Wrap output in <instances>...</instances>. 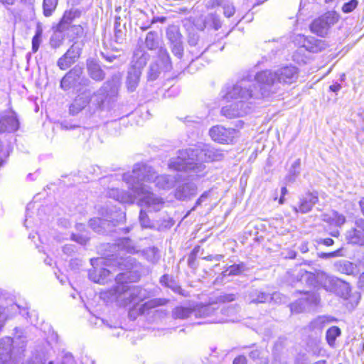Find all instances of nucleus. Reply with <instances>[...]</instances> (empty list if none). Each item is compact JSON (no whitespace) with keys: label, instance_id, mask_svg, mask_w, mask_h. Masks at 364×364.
Returning <instances> with one entry per match:
<instances>
[{"label":"nucleus","instance_id":"nucleus-64","mask_svg":"<svg viewBox=\"0 0 364 364\" xmlns=\"http://www.w3.org/2000/svg\"><path fill=\"white\" fill-rule=\"evenodd\" d=\"M232 364H247V359L244 355H239L234 359Z\"/></svg>","mask_w":364,"mask_h":364},{"label":"nucleus","instance_id":"nucleus-54","mask_svg":"<svg viewBox=\"0 0 364 364\" xmlns=\"http://www.w3.org/2000/svg\"><path fill=\"white\" fill-rule=\"evenodd\" d=\"M341 249H338L336 251L331 252H321L318 253V257L322 259H329L333 257H336L341 256Z\"/></svg>","mask_w":364,"mask_h":364},{"label":"nucleus","instance_id":"nucleus-42","mask_svg":"<svg viewBox=\"0 0 364 364\" xmlns=\"http://www.w3.org/2000/svg\"><path fill=\"white\" fill-rule=\"evenodd\" d=\"M43 28L40 24L37 25L36 33L32 38V51L36 53L42 41Z\"/></svg>","mask_w":364,"mask_h":364},{"label":"nucleus","instance_id":"nucleus-6","mask_svg":"<svg viewBox=\"0 0 364 364\" xmlns=\"http://www.w3.org/2000/svg\"><path fill=\"white\" fill-rule=\"evenodd\" d=\"M134 178L140 183L143 181L154 182L160 189H170L176 183V178L169 175H157L154 169L143 163H138L133 166L132 171L124 173L122 179L125 183H129Z\"/></svg>","mask_w":364,"mask_h":364},{"label":"nucleus","instance_id":"nucleus-53","mask_svg":"<svg viewBox=\"0 0 364 364\" xmlns=\"http://www.w3.org/2000/svg\"><path fill=\"white\" fill-rule=\"evenodd\" d=\"M229 144L237 143L240 138L239 131L229 127Z\"/></svg>","mask_w":364,"mask_h":364},{"label":"nucleus","instance_id":"nucleus-32","mask_svg":"<svg viewBox=\"0 0 364 364\" xmlns=\"http://www.w3.org/2000/svg\"><path fill=\"white\" fill-rule=\"evenodd\" d=\"M140 253L148 262L152 264H156L160 259V252L157 247H149L141 251Z\"/></svg>","mask_w":364,"mask_h":364},{"label":"nucleus","instance_id":"nucleus-62","mask_svg":"<svg viewBox=\"0 0 364 364\" xmlns=\"http://www.w3.org/2000/svg\"><path fill=\"white\" fill-rule=\"evenodd\" d=\"M169 282H170L168 283L166 287L171 289L176 293H178L181 290L180 286L178 285V284L173 278Z\"/></svg>","mask_w":364,"mask_h":364},{"label":"nucleus","instance_id":"nucleus-20","mask_svg":"<svg viewBox=\"0 0 364 364\" xmlns=\"http://www.w3.org/2000/svg\"><path fill=\"white\" fill-rule=\"evenodd\" d=\"M197 193V186L192 182L179 185L175 190V197L180 200H190Z\"/></svg>","mask_w":364,"mask_h":364},{"label":"nucleus","instance_id":"nucleus-33","mask_svg":"<svg viewBox=\"0 0 364 364\" xmlns=\"http://www.w3.org/2000/svg\"><path fill=\"white\" fill-rule=\"evenodd\" d=\"M76 14V11H66L56 27L58 30L64 31L68 29Z\"/></svg>","mask_w":364,"mask_h":364},{"label":"nucleus","instance_id":"nucleus-55","mask_svg":"<svg viewBox=\"0 0 364 364\" xmlns=\"http://www.w3.org/2000/svg\"><path fill=\"white\" fill-rule=\"evenodd\" d=\"M100 55L109 63H114L115 61H117L119 64L121 63L119 55L105 53V52H100Z\"/></svg>","mask_w":364,"mask_h":364},{"label":"nucleus","instance_id":"nucleus-29","mask_svg":"<svg viewBox=\"0 0 364 364\" xmlns=\"http://www.w3.org/2000/svg\"><path fill=\"white\" fill-rule=\"evenodd\" d=\"M301 173V159H297L294 161L288 170V173L284 178L285 183L290 184L296 181Z\"/></svg>","mask_w":364,"mask_h":364},{"label":"nucleus","instance_id":"nucleus-41","mask_svg":"<svg viewBox=\"0 0 364 364\" xmlns=\"http://www.w3.org/2000/svg\"><path fill=\"white\" fill-rule=\"evenodd\" d=\"M58 4V0H43V14L46 17L50 16L55 10Z\"/></svg>","mask_w":364,"mask_h":364},{"label":"nucleus","instance_id":"nucleus-22","mask_svg":"<svg viewBox=\"0 0 364 364\" xmlns=\"http://www.w3.org/2000/svg\"><path fill=\"white\" fill-rule=\"evenodd\" d=\"M86 66L89 76L95 81H102L105 77V73L102 69L99 61L95 58H89L86 61Z\"/></svg>","mask_w":364,"mask_h":364},{"label":"nucleus","instance_id":"nucleus-13","mask_svg":"<svg viewBox=\"0 0 364 364\" xmlns=\"http://www.w3.org/2000/svg\"><path fill=\"white\" fill-rule=\"evenodd\" d=\"M171 67V59L167 50L164 48H160L158 50V59L151 63L149 67L146 74L147 80H156L162 70H168Z\"/></svg>","mask_w":364,"mask_h":364},{"label":"nucleus","instance_id":"nucleus-10","mask_svg":"<svg viewBox=\"0 0 364 364\" xmlns=\"http://www.w3.org/2000/svg\"><path fill=\"white\" fill-rule=\"evenodd\" d=\"M89 82V79L83 75V68L77 65L64 75L60 80V87L64 91H68L79 86L87 85Z\"/></svg>","mask_w":364,"mask_h":364},{"label":"nucleus","instance_id":"nucleus-15","mask_svg":"<svg viewBox=\"0 0 364 364\" xmlns=\"http://www.w3.org/2000/svg\"><path fill=\"white\" fill-rule=\"evenodd\" d=\"M104 260L102 258L91 259L90 260L92 269L89 270L88 276L90 279L95 283L105 284L113 278L115 279L116 276L113 274L112 268H97L95 267V264H103Z\"/></svg>","mask_w":364,"mask_h":364},{"label":"nucleus","instance_id":"nucleus-57","mask_svg":"<svg viewBox=\"0 0 364 364\" xmlns=\"http://www.w3.org/2000/svg\"><path fill=\"white\" fill-rule=\"evenodd\" d=\"M174 225V221L173 219L168 218L167 220H164L161 224L159 225V230L168 229L171 228Z\"/></svg>","mask_w":364,"mask_h":364},{"label":"nucleus","instance_id":"nucleus-60","mask_svg":"<svg viewBox=\"0 0 364 364\" xmlns=\"http://www.w3.org/2000/svg\"><path fill=\"white\" fill-rule=\"evenodd\" d=\"M315 241L318 245H323L328 247L333 245L334 243L331 238H317Z\"/></svg>","mask_w":364,"mask_h":364},{"label":"nucleus","instance_id":"nucleus-17","mask_svg":"<svg viewBox=\"0 0 364 364\" xmlns=\"http://www.w3.org/2000/svg\"><path fill=\"white\" fill-rule=\"evenodd\" d=\"M19 121L16 113L13 110L0 112V133H11L19 128Z\"/></svg>","mask_w":364,"mask_h":364},{"label":"nucleus","instance_id":"nucleus-61","mask_svg":"<svg viewBox=\"0 0 364 364\" xmlns=\"http://www.w3.org/2000/svg\"><path fill=\"white\" fill-rule=\"evenodd\" d=\"M199 41V36L197 33H190L188 43L191 46H196Z\"/></svg>","mask_w":364,"mask_h":364},{"label":"nucleus","instance_id":"nucleus-50","mask_svg":"<svg viewBox=\"0 0 364 364\" xmlns=\"http://www.w3.org/2000/svg\"><path fill=\"white\" fill-rule=\"evenodd\" d=\"M139 221L143 228H151V226L150 220L143 210H141L139 213Z\"/></svg>","mask_w":364,"mask_h":364},{"label":"nucleus","instance_id":"nucleus-45","mask_svg":"<svg viewBox=\"0 0 364 364\" xmlns=\"http://www.w3.org/2000/svg\"><path fill=\"white\" fill-rule=\"evenodd\" d=\"M95 324L97 325H105V326L110 329L117 330L118 331L116 333H114L113 336H119L122 332H124V330L121 327H119L116 323H114V324H111L107 321H105L104 319L100 318H95Z\"/></svg>","mask_w":364,"mask_h":364},{"label":"nucleus","instance_id":"nucleus-31","mask_svg":"<svg viewBox=\"0 0 364 364\" xmlns=\"http://www.w3.org/2000/svg\"><path fill=\"white\" fill-rule=\"evenodd\" d=\"M210 136L213 140L220 144H225L228 141V131L220 125H217L210 129Z\"/></svg>","mask_w":364,"mask_h":364},{"label":"nucleus","instance_id":"nucleus-26","mask_svg":"<svg viewBox=\"0 0 364 364\" xmlns=\"http://www.w3.org/2000/svg\"><path fill=\"white\" fill-rule=\"evenodd\" d=\"M107 265L110 268H112L113 266L117 265L120 269L131 270L137 267L138 262L135 258L130 256L124 258L121 256L118 258V257L116 256V261H114L112 264Z\"/></svg>","mask_w":364,"mask_h":364},{"label":"nucleus","instance_id":"nucleus-36","mask_svg":"<svg viewBox=\"0 0 364 364\" xmlns=\"http://www.w3.org/2000/svg\"><path fill=\"white\" fill-rule=\"evenodd\" d=\"M145 45L149 50H156L160 48L157 33L155 31H149L145 38Z\"/></svg>","mask_w":364,"mask_h":364},{"label":"nucleus","instance_id":"nucleus-38","mask_svg":"<svg viewBox=\"0 0 364 364\" xmlns=\"http://www.w3.org/2000/svg\"><path fill=\"white\" fill-rule=\"evenodd\" d=\"M166 36L170 44L176 43L182 41V36L176 26H170L166 31Z\"/></svg>","mask_w":364,"mask_h":364},{"label":"nucleus","instance_id":"nucleus-7","mask_svg":"<svg viewBox=\"0 0 364 364\" xmlns=\"http://www.w3.org/2000/svg\"><path fill=\"white\" fill-rule=\"evenodd\" d=\"M100 217L90 220V227L100 234L111 232L114 228L124 222L125 213L121 211L109 209L107 207H102L99 210Z\"/></svg>","mask_w":364,"mask_h":364},{"label":"nucleus","instance_id":"nucleus-2","mask_svg":"<svg viewBox=\"0 0 364 364\" xmlns=\"http://www.w3.org/2000/svg\"><path fill=\"white\" fill-rule=\"evenodd\" d=\"M220 154H217L214 149L205 147L203 149H186L179 150L178 156L170 159V168L188 173L192 178H200L206 176L208 169L203 161H215L219 159Z\"/></svg>","mask_w":364,"mask_h":364},{"label":"nucleus","instance_id":"nucleus-43","mask_svg":"<svg viewBox=\"0 0 364 364\" xmlns=\"http://www.w3.org/2000/svg\"><path fill=\"white\" fill-rule=\"evenodd\" d=\"M244 105L242 101H239L237 102H232L229 104V117L230 116L232 117H240L243 114L244 112L242 110V108Z\"/></svg>","mask_w":364,"mask_h":364},{"label":"nucleus","instance_id":"nucleus-44","mask_svg":"<svg viewBox=\"0 0 364 364\" xmlns=\"http://www.w3.org/2000/svg\"><path fill=\"white\" fill-rule=\"evenodd\" d=\"M249 268L244 262H239L238 264H233L229 265V276L230 275H240L247 272Z\"/></svg>","mask_w":364,"mask_h":364},{"label":"nucleus","instance_id":"nucleus-27","mask_svg":"<svg viewBox=\"0 0 364 364\" xmlns=\"http://www.w3.org/2000/svg\"><path fill=\"white\" fill-rule=\"evenodd\" d=\"M149 59V55L146 52L138 49L134 53L132 62V65L130 68H136V70H139L141 72V70L146 65Z\"/></svg>","mask_w":364,"mask_h":364},{"label":"nucleus","instance_id":"nucleus-30","mask_svg":"<svg viewBox=\"0 0 364 364\" xmlns=\"http://www.w3.org/2000/svg\"><path fill=\"white\" fill-rule=\"evenodd\" d=\"M122 18L120 16H115L114 18V41L117 43H122L125 40L126 36V26L125 23H122Z\"/></svg>","mask_w":364,"mask_h":364},{"label":"nucleus","instance_id":"nucleus-19","mask_svg":"<svg viewBox=\"0 0 364 364\" xmlns=\"http://www.w3.org/2000/svg\"><path fill=\"white\" fill-rule=\"evenodd\" d=\"M110 247L117 253L116 256H120L121 252L129 254L139 253L135 244L129 237H123L119 239L115 243L112 244Z\"/></svg>","mask_w":364,"mask_h":364},{"label":"nucleus","instance_id":"nucleus-56","mask_svg":"<svg viewBox=\"0 0 364 364\" xmlns=\"http://www.w3.org/2000/svg\"><path fill=\"white\" fill-rule=\"evenodd\" d=\"M209 192H204L200 198L196 200L195 205L191 209L190 211H193L196 210L197 206L200 205L204 201H205L208 197Z\"/></svg>","mask_w":364,"mask_h":364},{"label":"nucleus","instance_id":"nucleus-21","mask_svg":"<svg viewBox=\"0 0 364 364\" xmlns=\"http://www.w3.org/2000/svg\"><path fill=\"white\" fill-rule=\"evenodd\" d=\"M90 97V90H86L79 94L70 104L69 107V113L72 115L77 114L89 104Z\"/></svg>","mask_w":364,"mask_h":364},{"label":"nucleus","instance_id":"nucleus-40","mask_svg":"<svg viewBox=\"0 0 364 364\" xmlns=\"http://www.w3.org/2000/svg\"><path fill=\"white\" fill-rule=\"evenodd\" d=\"M341 334V331L338 326H332L329 328L326 333V339L328 344L333 346L336 338Z\"/></svg>","mask_w":364,"mask_h":364},{"label":"nucleus","instance_id":"nucleus-12","mask_svg":"<svg viewBox=\"0 0 364 364\" xmlns=\"http://www.w3.org/2000/svg\"><path fill=\"white\" fill-rule=\"evenodd\" d=\"M338 18L339 16L336 11H328L312 21L310 30L317 36L324 37L331 27L338 21Z\"/></svg>","mask_w":364,"mask_h":364},{"label":"nucleus","instance_id":"nucleus-23","mask_svg":"<svg viewBox=\"0 0 364 364\" xmlns=\"http://www.w3.org/2000/svg\"><path fill=\"white\" fill-rule=\"evenodd\" d=\"M336 321V318L331 316H318L309 323L308 329L316 333H320L328 324Z\"/></svg>","mask_w":364,"mask_h":364},{"label":"nucleus","instance_id":"nucleus-24","mask_svg":"<svg viewBox=\"0 0 364 364\" xmlns=\"http://www.w3.org/2000/svg\"><path fill=\"white\" fill-rule=\"evenodd\" d=\"M303 46L309 52L318 53L323 50L328 46V43L323 40L308 36L304 38Z\"/></svg>","mask_w":364,"mask_h":364},{"label":"nucleus","instance_id":"nucleus-48","mask_svg":"<svg viewBox=\"0 0 364 364\" xmlns=\"http://www.w3.org/2000/svg\"><path fill=\"white\" fill-rule=\"evenodd\" d=\"M171 48L173 54L178 57V58H181L183 54V46L182 41L176 43H173L171 45Z\"/></svg>","mask_w":364,"mask_h":364},{"label":"nucleus","instance_id":"nucleus-3","mask_svg":"<svg viewBox=\"0 0 364 364\" xmlns=\"http://www.w3.org/2000/svg\"><path fill=\"white\" fill-rule=\"evenodd\" d=\"M132 193L119 188H109L107 196L121 203L133 204L139 198V204L146 208L149 211H159L164 205L162 198L151 192L149 187L143 183L133 178L129 183H126Z\"/></svg>","mask_w":364,"mask_h":364},{"label":"nucleus","instance_id":"nucleus-8","mask_svg":"<svg viewBox=\"0 0 364 364\" xmlns=\"http://www.w3.org/2000/svg\"><path fill=\"white\" fill-rule=\"evenodd\" d=\"M119 84V77L114 75L112 78L105 82L102 87L92 95L90 94L89 104L95 109H101L109 95H114Z\"/></svg>","mask_w":364,"mask_h":364},{"label":"nucleus","instance_id":"nucleus-14","mask_svg":"<svg viewBox=\"0 0 364 364\" xmlns=\"http://www.w3.org/2000/svg\"><path fill=\"white\" fill-rule=\"evenodd\" d=\"M345 238L348 244L364 247V218L354 220L353 225L346 231Z\"/></svg>","mask_w":364,"mask_h":364},{"label":"nucleus","instance_id":"nucleus-28","mask_svg":"<svg viewBox=\"0 0 364 364\" xmlns=\"http://www.w3.org/2000/svg\"><path fill=\"white\" fill-rule=\"evenodd\" d=\"M141 72L136 68H129L127 73L126 84L129 92H134L139 82Z\"/></svg>","mask_w":364,"mask_h":364},{"label":"nucleus","instance_id":"nucleus-18","mask_svg":"<svg viewBox=\"0 0 364 364\" xmlns=\"http://www.w3.org/2000/svg\"><path fill=\"white\" fill-rule=\"evenodd\" d=\"M318 201V193L309 191L299 197V205L292 208L295 213L305 214L310 212Z\"/></svg>","mask_w":364,"mask_h":364},{"label":"nucleus","instance_id":"nucleus-39","mask_svg":"<svg viewBox=\"0 0 364 364\" xmlns=\"http://www.w3.org/2000/svg\"><path fill=\"white\" fill-rule=\"evenodd\" d=\"M63 32V31L58 30L56 28V31L51 36L50 38V45L53 48H58L63 45L65 40V36Z\"/></svg>","mask_w":364,"mask_h":364},{"label":"nucleus","instance_id":"nucleus-34","mask_svg":"<svg viewBox=\"0 0 364 364\" xmlns=\"http://www.w3.org/2000/svg\"><path fill=\"white\" fill-rule=\"evenodd\" d=\"M323 220L337 227H341L346 222V217L337 211H333L331 215H324Z\"/></svg>","mask_w":364,"mask_h":364},{"label":"nucleus","instance_id":"nucleus-63","mask_svg":"<svg viewBox=\"0 0 364 364\" xmlns=\"http://www.w3.org/2000/svg\"><path fill=\"white\" fill-rule=\"evenodd\" d=\"M225 279H226V274H225V272H223L220 275H219L215 280L214 282V284L215 285H219L220 284H225L226 282H225Z\"/></svg>","mask_w":364,"mask_h":364},{"label":"nucleus","instance_id":"nucleus-59","mask_svg":"<svg viewBox=\"0 0 364 364\" xmlns=\"http://www.w3.org/2000/svg\"><path fill=\"white\" fill-rule=\"evenodd\" d=\"M261 350L258 348H254L249 352V357L256 361L260 359Z\"/></svg>","mask_w":364,"mask_h":364},{"label":"nucleus","instance_id":"nucleus-51","mask_svg":"<svg viewBox=\"0 0 364 364\" xmlns=\"http://www.w3.org/2000/svg\"><path fill=\"white\" fill-rule=\"evenodd\" d=\"M167 300L165 299H154L149 301L146 303V305L149 308H154L159 306L165 305L167 303Z\"/></svg>","mask_w":364,"mask_h":364},{"label":"nucleus","instance_id":"nucleus-49","mask_svg":"<svg viewBox=\"0 0 364 364\" xmlns=\"http://www.w3.org/2000/svg\"><path fill=\"white\" fill-rule=\"evenodd\" d=\"M343 273H345L346 274H351L353 273L354 271V266L353 264L348 262V261H343L341 264V269Z\"/></svg>","mask_w":364,"mask_h":364},{"label":"nucleus","instance_id":"nucleus-25","mask_svg":"<svg viewBox=\"0 0 364 364\" xmlns=\"http://www.w3.org/2000/svg\"><path fill=\"white\" fill-rule=\"evenodd\" d=\"M215 304L202 305L193 309V315L196 318H207L213 314H218L219 306L215 307Z\"/></svg>","mask_w":364,"mask_h":364},{"label":"nucleus","instance_id":"nucleus-37","mask_svg":"<svg viewBox=\"0 0 364 364\" xmlns=\"http://www.w3.org/2000/svg\"><path fill=\"white\" fill-rule=\"evenodd\" d=\"M272 299V296L269 294L258 290L253 291L250 294V303H265Z\"/></svg>","mask_w":364,"mask_h":364},{"label":"nucleus","instance_id":"nucleus-35","mask_svg":"<svg viewBox=\"0 0 364 364\" xmlns=\"http://www.w3.org/2000/svg\"><path fill=\"white\" fill-rule=\"evenodd\" d=\"M193 315V309L185 306H176L172 311V317L174 319H186Z\"/></svg>","mask_w":364,"mask_h":364},{"label":"nucleus","instance_id":"nucleus-52","mask_svg":"<svg viewBox=\"0 0 364 364\" xmlns=\"http://www.w3.org/2000/svg\"><path fill=\"white\" fill-rule=\"evenodd\" d=\"M72 240L80 245H85L89 240V237L85 234H73Z\"/></svg>","mask_w":364,"mask_h":364},{"label":"nucleus","instance_id":"nucleus-9","mask_svg":"<svg viewBox=\"0 0 364 364\" xmlns=\"http://www.w3.org/2000/svg\"><path fill=\"white\" fill-rule=\"evenodd\" d=\"M13 340L11 337H4L0 340V360L2 363H6L11 359L12 355L16 358L15 350L18 355H21L25 350L26 346V341L24 337L19 336L16 338V346L13 347Z\"/></svg>","mask_w":364,"mask_h":364},{"label":"nucleus","instance_id":"nucleus-47","mask_svg":"<svg viewBox=\"0 0 364 364\" xmlns=\"http://www.w3.org/2000/svg\"><path fill=\"white\" fill-rule=\"evenodd\" d=\"M358 5V0H350L349 1L343 4L341 10L344 14H349L352 12L354 9H355Z\"/></svg>","mask_w":364,"mask_h":364},{"label":"nucleus","instance_id":"nucleus-4","mask_svg":"<svg viewBox=\"0 0 364 364\" xmlns=\"http://www.w3.org/2000/svg\"><path fill=\"white\" fill-rule=\"evenodd\" d=\"M299 281L310 288H323L326 291L345 297L350 291L349 284L338 277L330 276L325 272L316 270L314 272L301 269Z\"/></svg>","mask_w":364,"mask_h":364},{"label":"nucleus","instance_id":"nucleus-58","mask_svg":"<svg viewBox=\"0 0 364 364\" xmlns=\"http://www.w3.org/2000/svg\"><path fill=\"white\" fill-rule=\"evenodd\" d=\"M220 312L224 315V318H220V319H216V318H214V319H212V320H210L209 322L210 323H223V322H225L227 321V310L225 309V305L223 306V307H221L220 309Z\"/></svg>","mask_w":364,"mask_h":364},{"label":"nucleus","instance_id":"nucleus-11","mask_svg":"<svg viewBox=\"0 0 364 364\" xmlns=\"http://www.w3.org/2000/svg\"><path fill=\"white\" fill-rule=\"evenodd\" d=\"M296 293L301 294L303 296L290 304V309L293 313L299 314L310 310L318 306L320 302L319 296L314 291L297 290Z\"/></svg>","mask_w":364,"mask_h":364},{"label":"nucleus","instance_id":"nucleus-16","mask_svg":"<svg viewBox=\"0 0 364 364\" xmlns=\"http://www.w3.org/2000/svg\"><path fill=\"white\" fill-rule=\"evenodd\" d=\"M82 50V44L75 42L69 49L58 60L57 65L65 70L73 65L80 57Z\"/></svg>","mask_w":364,"mask_h":364},{"label":"nucleus","instance_id":"nucleus-5","mask_svg":"<svg viewBox=\"0 0 364 364\" xmlns=\"http://www.w3.org/2000/svg\"><path fill=\"white\" fill-rule=\"evenodd\" d=\"M127 272L119 273L115 277L117 284L109 290V294L118 305L126 306L130 304H138L147 297L145 289L127 282Z\"/></svg>","mask_w":364,"mask_h":364},{"label":"nucleus","instance_id":"nucleus-1","mask_svg":"<svg viewBox=\"0 0 364 364\" xmlns=\"http://www.w3.org/2000/svg\"><path fill=\"white\" fill-rule=\"evenodd\" d=\"M297 77L298 69L291 65L280 68L274 73L261 71L254 79L250 75L242 77L229 91V95L244 100L268 98L277 92L279 84H291Z\"/></svg>","mask_w":364,"mask_h":364},{"label":"nucleus","instance_id":"nucleus-46","mask_svg":"<svg viewBox=\"0 0 364 364\" xmlns=\"http://www.w3.org/2000/svg\"><path fill=\"white\" fill-rule=\"evenodd\" d=\"M227 5H228V0H210L206 4V6L209 9H212L215 6L223 7V14L225 16H227V10H226Z\"/></svg>","mask_w":364,"mask_h":364}]
</instances>
